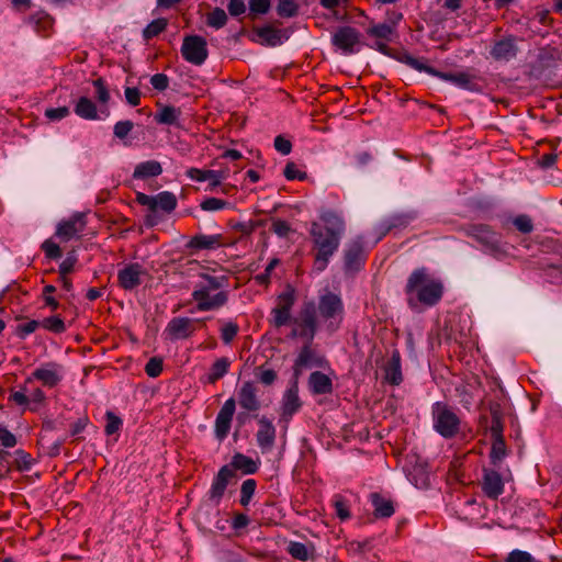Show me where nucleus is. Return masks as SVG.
Segmentation results:
<instances>
[{
    "mask_svg": "<svg viewBox=\"0 0 562 562\" xmlns=\"http://www.w3.org/2000/svg\"><path fill=\"white\" fill-rule=\"evenodd\" d=\"M560 59V52L555 47L546 46L539 50L538 63L542 68L553 66Z\"/></svg>",
    "mask_w": 562,
    "mask_h": 562,
    "instance_id": "40",
    "label": "nucleus"
},
{
    "mask_svg": "<svg viewBox=\"0 0 562 562\" xmlns=\"http://www.w3.org/2000/svg\"><path fill=\"white\" fill-rule=\"evenodd\" d=\"M464 234L475 239L483 247L485 252L501 260L506 257L507 252L501 241V234L495 232L487 224H469L463 228Z\"/></svg>",
    "mask_w": 562,
    "mask_h": 562,
    "instance_id": "5",
    "label": "nucleus"
},
{
    "mask_svg": "<svg viewBox=\"0 0 562 562\" xmlns=\"http://www.w3.org/2000/svg\"><path fill=\"white\" fill-rule=\"evenodd\" d=\"M257 391L258 390L252 382H244L238 391L239 406L248 412L259 411L261 405L257 396Z\"/></svg>",
    "mask_w": 562,
    "mask_h": 562,
    "instance_id": "23",
    "label": "nucleus"
},
{
    "mask_svg": "<svg viewBox=\"0 0 562 562\" xmlns=\"http://www.w3.org/2000/svg\"><path fill=\"white\" fill-rule=\"evenodd\" d=\"M231 245L222 234L205 235L196 234L190 238L186 247L190 250H212Z\"/></svg>",
    "mask_w": 562,
    "mask_h": 562,
    "instance_id": "21",
    "label": "nucleus"
},
{
    "mask_svg": "<svg viewBox=\"0 0 562 562\" xmlns=\"http://www.w3.org/2000/svg\"><path fill=\"white\" fill-rule=\"evenodd\" d=\"M336 516L341 520H348L351 517L350 506L347 499L341 495H335L333 499Z\"/></svg>",
    "mask_w": 562,
    "mask_h": 562,
    "instance_id": "50",
    "label": "nucleus"
},
{
    "mask_svg": "<svg viewBox=\"0 0 562 562\" xmlns=\"http://www.w3.org/2000/svg\"><path fill=\"white\" fill-rule=\"evenodd\" d=\"M92 85L95 89V98L101 104H106L110 99V91L105 80L102 77H99L92 80Z\"/></svg>",
    "mask_w": 562,
    "mask_h": 562,
    "instance_id": "52",
    "label": "nucleus"
},
{
    "mask_svg": "<svg viewBox=\"0 0 562 562\" xmlns=\"http://www.w3.org/2000/svg\"><path fill=\"white\" fill-rule=\"evenodd\" d=\"M506 443L504 438H492V447L490 452L491 462L496 465L506 457Z\"/></svg>",
    "mask_w": 562,
    "mask_h": 562,
    "instance_id": "47",
    "label": "nucleus"
},
{
    "mask_svg": "<svg viewBox=\"0 0 562 562\" xmlns=\"http://www.w3.org/2000/svg\"><path fill=\"white\" fill-rule=\"evenodd\" d=\"M416 217H417V212H415V211L407 212V213L394 214L381 222V224H380L381 234L384 236L394 229L405 228Z\"/></svg>",
    "mask_w": 562,
    "mask_h": 562,
    "instance_id": "25",
    "label": "nucleus"
},
{
    "mask_svg": "<svg viewBox=\"0 0 562 562\" xmlns=\"http://www.w3.org/2000/svg\"><path fill=\"white\" fill-rule=\"evenodd\" d=\"M157 112L155 113V121L158 124L164 125H173L180 127L181 124L179 122L182 111L180 108H176L173 105H166L161 102L156 103Z\"/></svg>",
    "mask_w": 562,
    "mask_h": 562,
    "instance_id": "28",
    "label": "nucleus"
},
{
    "mask_svg": "<svg viewBox=\"0 0 562 562\" xmlns=\"http://www.w3.org/2000/svg\"><path fill=\"white\" fill-rule=\"evenodd\" d=\"M366 33L369 37L374 38V48L380 53L387 55L390 52L389 43L393 41L396 35V30L393 25L386 23H374L370 22L366 29Z\"/></svg>",
    "mask_w": 562,
    "mask_h": 562,
    "instance_id": "15",
    "label": "nucleus"
},
{
    "mask_svg": "<svg viewBox=\"0 0 562 562\" xmlns=\"http://www.w3.org/2000/svg\"><path fill=\"white\" fill-rule=\"evenodd\" d=\"M203 319H194L189 317H173L169 321L165 328V334L170 340H180L190 338L196 330V324Z\"/></svg>",
    "mask_w": 562,
    "mask_h": 562,
    "instance_id": "14",
    "label": "nucleus"
},
{
    "mask_svg": "<svg viewBox=\"0 0 562 562\" xmlns=\"http://www.w3.org/2000/svg\"><path fill=\"white\" fill-rule=\"evenodd\" d=\"M302 403L299 397V391L296 386L289 389L282 401V418L289 420L292 416L301 408Z\"/></svg>",
    "mask_w": 562,
    "mask_h": 562,
    "instance_id": "32",
    "label": "nucleus"
},
{
    "mask_svg": "<svg viewBox=\"0 0 562 562\" xmlns=\"http://www.w3.org/2000/svg\"><path fill=\"white\" fill-rule=\"evenodd\" d=\"M106 424L104 427V431L108 436L114 435L117 432L122 426V419L113 414L112 412H106L105 414Z\"/></svg>",
    "mask_w": 562,
    "mask_h": 562,
    "instance_id": "60",
    "label": "nucleus"
},
{
    "mask_svg": "<svg viewBox=\"0 0 562 562\" xmlns=\"http://www.w3.org/2000/svg\"><path fill=\"white\" fill-rule=\"evenodd\" d=\"M34 31L43 37H48L53 31L54 19L44 10H40L25 19Z\"/></svg>",
    "mask_w": 562,
    "mask_h": 562,
    "instance_id": "27",
    "label": "nucleus"
},
{
    "mask_svg": "<svg viewBox=\"0 0 562 562\" xmlns=\"http://www.w3.org/2000/svg\"><path fill=\"white\" fill-rule=\"evenodd\" d=\"M438 78L452 82L456 86L467 89V90H474L475 83L473 82L474 76L470 75L464 71L451 74V72H442L439 71Z\"/></svg>",
    "mask_w": 562,
    "mask_h": 562,
    "instance_id": "37",
    "label": "nucleus"
},
{
    "mask_svg": "<svg viewBox=\"0 0 562 562\" xmlns=\"http://www.w3.org/2000/svg\"><path fill=\"white\" fill-rule=\"evenodd\" d=\"M368 498L375 519H386L395 514L396 503L389 493L372 492Z\"/></svg>",
    "mask_w": 562,
    "mask_h": 562,
    "instance_id": "19",
    "label": "nucleus"
},
{
    "mask_svg": "<svg viewBox=\"0 0 562 562\" xmlns=\"http://www.w3.org/2000/svg\"><path fill=\"white\" fill-rule=\"evenodd\" d=\"M227 20V14L222 8H214L205 15L206 25L216 30L224 27Z\"/></svg>",
    "mask_w": 562,
    "mask_h": 562,
    "instance_id": "41",
    "label": "nucleus"
},
{
    "mask_svg": "<svg viewBox=\"0 0 562 562\" xmlns=\"http://www.w3.org/2000/svg\"><path fill=\"white\" fill-rule=\"evenodd\" d=\"M518 50L517 37L506 35L493 41L490 48V56L495 61L508 63L516 58Z\"/></svg>",
    "mask_w": 562,
    "mask_h": 562,
    "instance_id": "13",
    "label": "nucleus"
},
{
    "mask_svg": "<svg viewBox=\"0 0 562 562\" xmlns=\"http://www.w3.org/2000/svg\"><path fill=\"white\" fill-rule=\"evenodd\" d=\"M181 55L192 65H202L209 56L205 38L199 35H187L182 42Z\"/></svg>",
    "mask_w": 562,
    "mask_h": 562,
    "instance_id": "9",
    "label": "nucleus"
},
{
    "mask_svg": "<svg viewBox=\"0 0 562 562\" xmlns=\"http://www.w3.org/2000/svg\"><path fill=\"white\" fill-rule=\"evenodd\" d=\"M162 372V360L158 357L150 358L145 364V373L150 378H157Z\"/></svg>",
    "mask_w": 562,
    "mask_h": 562,
    "instance_id": "63",
    "label": "nucleus"
},
{
    "mask_svg": "<svg viewBox=\"0 0 562 562\" xmlns=\"http://www.w3.org/2000/svg\"><path fill=\"white\" fill-rule=\"evenodd\" d=\"M41 249L44 251L46 258L50 260L59 259L63 255L59 245L50 238L44 240V243L41 245Z\"/></svg>",
    "mask_w": 562,
    "mask_h": 562,
    "instance_id": "56",
    "label": "nucleus"
},
{
    "mask_svg": "<svg viewBox=\"0 0 562 562\" xmlns=\"http://www.w3.org/2000/svg\"><path fill=\"white\" fill-rule=\"evenodd\" d=\"M38 327L41 322L32 319L24 324H19L15 329V334L19 338L24 339L26 336L33 334Z\"/></svg>",
    "mask_w": 562,
    "mask_h": 562,
    "instance_id": "61",
    "label": "nucleus"
},
{
    "mask_svg": "<svg viewBox=\"0 0 562 562\" xmlns=\"http://www.w3.org/2000/svg\"><path fill=\"white\" fill-rule=\"evenodd\" d=\"M261 225V222L260 221H247V222H236V223H232L231 224V227L236 231V232H239L241 233L243 235H251L256 229L257 227H259Z\"/></svg>",
    "mask_w": 562,
    "mask_h": 562,
    "instance_id": "57",
    "label": "nucleus"
},
{
    "mask_svg": "<svg viewBox=\"0 0 562 562\" xmlns=\"http://www.w3.org/2000/svg\"><path fill=\"white\" fill-rule=\"evenodd\" d=\"M236 411V401L231 397L221 407L215 418L214 435L217 440L223 441L229 434L232 420Z\"/></svg>",
    "mask_w": 562,
    "mask_h": 562,
    "instance_id": "18",
    "label": "nucleus"
},
{
    "mask_svg": "<svg viewBox=\"0 0 562 562\" xmlns=\"http://www.w3.org/2000/svg\"><path fill=\"white\" fill-rule=\"evenodd\" d=\"M226 465L232 468L233 473L240 471L243 474H255L259 469V464L255 460L240 452H236Z\"/></svg>",
    "mask_w": 562,
    "mask_h": 562,
    "instance_id": "31",
    "label": "nucleus"
},
{
    "mask_svg": "<svg viewBox=\"0 0 562 562\" xmlns=\"http://www.w3.org/2000/svg\"><path fill=\"white\" fill-rule=\"evenodd\" d=\"M248 5L249 12L247 14V18L254 21L258 16L269 12L271 8V0H249Z\"/></svg>",
    "mask_w": 562,
    "mask_h": 562,
    "instance_id": "45",
    "label": "nucleus"
},
{
    "mask_svg": "<svg viewBox=\"0 0 562 562\" xmlns=\"http://www.w3.org/2000/svg\"><path fill=\"white\" fill-rule=\"evenodd\" d=\"M311 345L312 342L306 341L294 361L293 371L296 378L302 373L303 369L316 363V355Z\"/></svg>",
    "mask_w": 562,
    "mask_h": 562,
    "instance_id": "34",
    "label": "nucleus"
},
{
    "mask_svg": "<svg viewBox=\"0 0 562 562\" xmlns=\"http://www.w3.org/2000/svg\"><path fill=\"white\" fill-rule=\"evenodd\" d=\"M41 326L54 334H63L66 331V325L59 316H49L41 322Z\"/></svg>",
    "mask_w": 562,
    "mask_h": 562,
    "instance_id": "51",
    "label": "nucleus"
},
{
    "mask_svg": "<svg viewBox=\"0 0 562 562\" xmlns=\"http://www.w3.org/2000/svg\"><path fill=\"white\" fill-rule=\"evenodd\" d=\"M289 325L292 326L290 334L292 338H301L305 341L313 342L318 328L314 301H305L302 304L297 316L291 317Z\"/></svg>",
    "mask_w": 562,
    "mask_h": 562,
    "instance_id": "4",
    "label": "nucleus"
},
{
    "mask_svg": "<svg viewBox=\"0 0 562 562\" xmlns=\"http://www.w3.org/2000/svg\"><path fill=\"white\" fill-rule=\"evenodd\" d=\"M432 428L445 439L457 437L461 429V419L452 407L445 402L431 406Z\"/></svg>",
    "mask_w": 562,
    "mask_h": 562,
    "instance_id": "3",
    "label": "nucleus"
},
{
    "mask_svg": "<svg viewBox=\"0 0 562 562\" xmlns=\"http://www.w3.org/2000/svg\"><path fill=\"white\" fill-rule=\"evenodd\" d=\"M34 380L40 381L43 386L55 387L63 380V368L56 362H47L36 368L32 374L25 379V384L32 383Z\"/></svg>",
    "mask_w": 562,
    "mask_h": 562,
    "instance_id": "12",
    "label": "nucleus"
},
{
    "mask_svg": "<svg viewBox=\"0 0 562 562\" xmlns=\"http://www.w3.org/2000/svg\"><path fill=\"white\" fill-rule=\"evenodd\" d=\"M257 490V482L254 479H247L241 483L240 486V495H239V504L247 508L250 504L255 493Z\"/></svg>",
    "mask_w": 562,
    "mask_h": 562,
    "instance_id": "42",
    "label": "nucleus"
},
{
    "mask_svg": "<svg viewBox=\"0 0 562 562\" xmlns=\"http://www.w3.org/2000/svg\"><path fill=\"white\" fill-rule=\"evenodd\" d=\"M228 202L218 198H207L201 202L200 206L203 211L214 212L225 209Z\"/></svg>",
    "mask_w": 562,
    "mask_h": 562,
    "instance_id": "62",
    "label": "nucleus"
},
{
    "mask_svg": "<svg viewBox=\"0 0 562 562\" xmlns=\"http://www.w3.org/2000/svg\"><path fill=\"white\" fill-rule=\"evenodd\" d=\"M168 25V20L165 18H159L151 21L143 31V37L145 41H150L154 37L158 36L162 33Z\"/></svg>",
    "mask_w": 562,
    "mask_h": 562,
    "instance_id": "43",
    "label": "nucleus"
},
{
    "mask_svg": "<svg viewBox=\"0 0 562 562\" xmlns=\"http://www.w3.org/2000/svg\"><path fill=\"white\" fill-rule=\"evenodd\" d=\"M505 562H538L529 552L513 550L508 553Z\"/></svg>",
    "mask_w": 562,
    "mask_h": 562,
    "instance_id": "64",
    "label": "nucleus"
},
{
    "mask_svg": "<svg viewBox=\"0 0 562 562\" xmlns=\"http://www.w3.org/2000/svg\"><path fill=\"white\" fill-rule=\"evenodd\" d=\"M514 226L522 234H529L533 231V223L530 216L520 214L513 220Z\"/></svg>",
    "mask_w": 562,
    "mask_h": 562,
    "instance_id": "59",
    "label": "nucleus"
},
{
    "mask_svg": "<svg viewBox=\"0 0 562 562\" xmlns=\"http://www.w3.org/2000/svg\"><path fill=\"white\" fill-rule=\"evenodd\" d=\"M443 283L439 278L431 276L427 268L415 269L405 284L407 305L417 310L419 305L432 307L437 305L443 295Z\"/></svg>",
    "mask_w": 562,
    "mask_h": 562,
    "instance_id": "1",
    "label": "nucleus"
},
{
    "mask_svg": "<svg viewBox=\"0 0 562 562\" xmlns=\"http://www.w3.org/2000/svg\"><path fill=\"white\" fill-rule=\"evenodd\" d=\"M74 112L83 120H98V108L88 97H80L74 108Z\"/></svg>",
    "mask_w": 562,
    "mask_h": 562,
    "instance_id": "36",
    "label": "nucleus"
},
{
    "mask_svg": "<svg viewBox=\"0 0 562 562\" xmlns=\"http://www.w3.org/2000/svg\"><path fill=\"white\" fill-rule=\"evenodd\" d=\"M366 261V254L361 241L353 240L347 245L344 255L345 270L348 272L359 271Z\"/></svg>",
    "mask_w": 562,
    "mask_h": 562,
    "instance_id": "22",
    "label": "nucleus"
},
{
    "mask_svg": "<svg viewBox=\"0 0 562 562\" xmlns=\"http://www.w3.org/2000/svg\"><path fill=\"white\" fill-rule=\"evenodd\" d=\"M492 420L490 426V431L492 438H504L503 431H504V424L502 414L497 409H492L491 412Z\"/></svg>",
    "mask_w": 562,
    "mask_h": 562,
    "instance_id": "53",
    "label": "nucleus"
},
{
    "mask_svg": "<svg viewBox=\"0 0 562 562\" xmlns=\"http://www.w3.org/2000/svg\"><path fill=\"white\" fill-rule=\"evenodd\" d=\"M297 300L295 288L286 283L283 291L278 294L276 306L271 310L272 325L276 328L286 326L291 322L292 308Z\"/></svg>",
    "mask_w": 562,
    "mask_h": 562,
    "instance_id": "7",
    "label": "nucleus"
},
{
    "mask_svg": "<svg viewBox=\"0 0 562 562\" xmlns=\"http://www.w3.org/2000/svg\"><path fill=\"white\" fill-rule=\"evenodd\" d=\"M236 480V473L232 472V468L223 465L220 468L217 473L214 475L211 486L207 491L209 501L215 506L222 502L227 486Z\"/></svg>",
    "mask_w": 562,
    "mask_h": 562,
    "instance_id": "11",
    "label": "nucleus"
},
{
    "mask_svg": "<svg viewBox=\"0 0 562 562\" xmlns=\"http://www.w3.org/2000/svg\"><path fill=\"white\" fill-rule=\"evenodd\" d=\"M308 384L313 394L324 395L333 392V382L328 375L321 371L311 373Z\"/></svg>",
    "mask_w": 562,
    "mask_h": 562,
    "instance_id": "33",
    "label": "nucleus"
},
{
    "mask_svg": "<svg viewBox=\"0 0 562 562\" xmlns=\"http://www.w3.org/2000/svg\"><path fill=\"white\" fill-rule=\"evenodd\" d=\"M319 218L325 223L323 228L329 232H334L337 235L342 236L345 233V221L340 214L331 210H325L321 213Z\"/></svg>",
    "mask_w": 562,
    "mask_h": 562,
    "instance_id": "35",
    "label": "nucleus"
},
{
    "mask_svg": "<svg viewBox=\"0 0 562 562\" xmlns=\"http://www.w3.org/2000/svg\"><path fill=\"white\" fill-rule=\"evenodd\" d=\"M254 32L259 37L260 43L267 46H278L288 40L285 30L278 29L272 25L256 27Z\"/></svg>",
    "mask_w": 562,
    "mask_h": 562,
    "instance_id": "26",
    "label": "nucleus"
},
{
    "mask_svg": "<svg viewBox=\"0 0 562 562\" xmlns=\"http://www.w3.org/2000/svg\"><path fill=\"white\" fill-rule=\"evenodd\" d=\"M258 424L259 429L256 434L257 443L263 452L270 451L276 441V427L266 417H261Z\"/></svg>",
    "mask_w": 562,
    "mask_h": 562,
    "instance_id": "24",
    "label": "nucleus"
},
{
    "mask_svg": "<svg viewBox=\"0 0 562 562\" xmlns=\"http://www.w3.org/2000/svg\"><path fill=\"white\" fill-rule=\"evenodd\" d=\"M145 274L146 270L140 263H126L117 271V284L125 291H133L142 284Z\"/></svg>",
    "mask_w": 562,
    "mask_h": 562,
    "instance_id": "16",
    "label": "nucleus"
},
{
    "mask_svg": "<svg viewBox=\"0 0 562 562\" xmlns=\"http://www.w3.org/2000/svg\"><path fill=\"white\" fill-rule=\"evenodd\" d=\"M480 485L484 495L493 501H496L504 493L503 477L495 470L483 469Z\"/></svg>",
    "mask_w": 562,
    "mask_h": 562,
    "instance_id": "20",
    "label": "nucleus"
},
{
    "mask_svg": "<svg viewBox=\"0 0 562 562\" xmlns=\"http://www.w3.org/2000/svg\"><path fill=\"white\" fill-rule=\"evenodd\" d=\"M310 235L313 240L314 268L317 271H324L331 256L338 250L341 236L329 232L316 222H313L310 228Z\"/></svg>",
    "mask_w": 562,
    "mask_h": 562,
    "instance_id": "2",
    "label": "nucleus"
},
{
    "mask_svg": "<svg viewBox=\"0 0 562 562\" xmlns=\"http://www.w3.org/2000/svg\"><path fill=\"white\" fill-rule=\"evenodd\" d=\"M384 380L391 385H400L403 382L401 353L398 350H393L391 358L384 367Z\"/></svg>",
    "mask_w": 562,
    "mask_h": 562,
    "instance_id": "29",
    "label": "nucleus"
},
{
    "mask_svg": "<svg viewBox=\"0 0 562 562\" xmlns=\"http://www.w3.org/2000/svg\"><path fill=\"white\" fill-rule=\"evenodd\" d=\"M279 263L280 260L278 258H272L267 265L265 272L255 277V281L260 285L268 286L270 284L271 272Z\"/></svg>",
    "mask_w": 562,
    "mask_h": 562,
    "instance_id": "58",
    "label": "nucleus"
},
{
    "mask_svg": "<svg viewBox=\"0 0 562 562\" xmlns=\"http://www.w3.org/2000/svg\"><path fill=\"white\" fill-rule=\"evenodd\" d=\"M239 326L235 322H227L221 328V339L224 344H231L237 336Z\"/></svg>",
    "mask_w": 562,
    "mask_h": 562,
    "instance_id": "55",
    "label": "nucleus"
},
{
    "mask_svg": "<svg viewBox=\"0 0 562 562\" xmlns=\"http://www.w3.org/2000/svg\"><path fill=\"white\" fill-rule=\"evenodd\" d=\"M314 547L299 541H290L286 548L288 553L295 560L305 562L312 557Z\"/></svg>",
    "mask_w": 562,
    "mask_h": 562,
    "instance_id": "39",
    "label": "nucleus"
},
{
    "mask_svg": "<svg viewBox=\"0 0 562 562\" xmlns=\"http://www.w3.org/2000/svg\"><path fill=\"white\" fill-rule=\"evenodd\" d=\"M402 61L405 63L407 66L414 68L418 71H425L431 76L438 77L439 70L435 69L431 66H428L425 64L424 59L415 58L412 55L405 54L402 57Z\"/></svg>",
    "mask_w": 562,
    "mask_h": 562,
    "instance_id": "44",
    "label": "nucleus"
},
{
    "mask_svg": "<svg viewBox=\"0 0 562 562\" xmlns=\"http://www.w3.org/2000/svg\"><path fill=\"white\" fill-rule=\"evenodd\" d=\"M331 44L345 55H351L358 52L360 33L352 26H340L334 32Z\"/></svg>",
    "mask_w": 562,
    "mask_h": 562,
    "instance_id": "10",
    "label": "nucleus"
},
{
    "mask_svg": "<svg viewBox=\"0 0 562 562\" xmlns=\"http://www.w3.org/2000/svg\"><path fill=\"white\" fill-rule=\"evenodd\" d=\"M229 361L227 358L217 359L211 367V372L207 376L210 383H215L222 379L228 371Z\"/></svg>",
    "mask_w": 562,
    "mask_h": 562,
    "instance_id": "48",
    "label": "nucleus"
},
{
    "mask_svg": "<svg viewBox=\"0 0 562 562\" xmlns=\"http://www.w3.org/2000/svg\"><path fill=\"white\" fill-rule=\"evenodd\" d=\"M162 167L160 162L156 160H147L144 162L138 164L133 172L134 179H147L151 177H157L161 175Z\"/></svg>",
    "mask_w": 562,
    "mask_h": 562,
    "instance_id": "38",
    "label": "nucleus"
},
{
    "mask_svg": "<svg viewBox=\"0 0 562 562\" xmlns=\"http://www.w3.org/2000/svg\"><path fill=\"white\" fill-rule=\"evenodd\" d=\"M12 465L15 467L19 471H29L34 464L35 460L32 456L24 450H16L14 453L13 461L11 460Z\"/></svg>",
    "mask_w": 562,
    "mask_h": 562,
    "instance_id": "49",
    "label": "nucleus"
},
{
    "mask_svg": "<svg viewBox=\"0 0 562 562\" xmlns=\"http://www.w3.org/2000/svg\"><path fill=\"white\" fill-rule=\"evenodd\" d=\"M85 227V214L75 213L69 218L58 223L55 236L59 238L60 241L66 243L78 237V235L83 232Z\"/></svg>",
    "mask_w": 562,
    "mask_h": 562,
    "instance_id": "17",
    "label": "nucleus"
},
{
    "mask_svg": "<svg viewBox=\"0 0 562 562\" xmlns=\"http://www.w3.org/2000/svg\"><path fill=\"white\" fill-rule=\"evenodd\" d=\"M317 313L326 329L330 333L336 331L340 327L345 315V306L340 295L329 291L322 294L318 297Z\"/></svg>",
    "mask_w": 562,
    "mask_h": 562,
    "instance_id": "6",
    "label": "nucleus"
},
{
    "mask_svg": "<svg viewBox=\"0 0 562 562\" xmlns=\"http://www.w3.org/2000/svg\"><path fill=\"white\" fill-rule=\"evenodd\" d=\"M177 198L172 192L162 191L157 194V210L171 213L177 207Z\"/></svg>",
    "mask_w": 562,
    "mask_h": 562,
    "instance_id": "46",
    "label": "nucleus"
},
{
    "mask_svg": "<svg viewBox=\"0 0 562 562\" xmlns=\"http://www.w3.org/2000/svg\"><path fill=\"white\" fill-rule=\"evenodd\" d=\"M200 281L195 285H204L206 290L225 291L229 278L225 273L216 274L215 270L205 269L199 273Z\"/></svg>",
    "mask_w": 562,
    "mask_h": 562,
    "instance_id": "30",
    "label": "nucleus"
},
{
    "mask_svg": "<svg viewBox=\"0 0 562 562\" xmlns=\"http://www.w3.org/2000/svg\"><path fill=\"white\" fill-rule=\"evenodd\" d=\"M191 296L200 312L220 310L228 301L227 291L206 290L204 285H195Z\"/></svg>",
    "mask_w": 562,
    "mask_h": 562,
    "instance_id": "8",
    "label": "nucleus"
},
{
    "mask_svg": "<svg viewBox=\"0 0 562 562\" xmlns=\"http://www.w3.org/2000/svg\"><path fill=\"white\" fill-rule=\"evenodd\" d=\"M299 7L294 0H280L277 12L281 18H292L297 14Z\"/></svg>",
    "mask_w": 562,
    "mask_h": 562,
    "instance_id": "54",
    "label": "nucleus"
}]
</instances>
